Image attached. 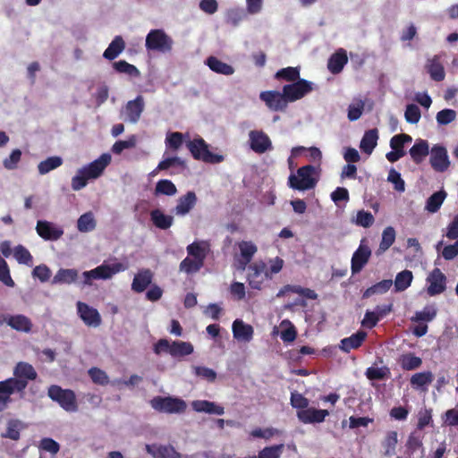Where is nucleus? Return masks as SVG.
<instances>
[{
	"label": "nucleus",
	"mask_w": 458,
	"mask_h": 458,
	"mask_svg": "<svg viewBox=\"0 0 458 458\" xmlns=\"http://www.w3.org/2000/svg\"><path fill=\"white\" fill-rule=\"evenodd\" d=\"M13 377H9L4 381H9V386L12 394L23 393L30 380H35L38 374L30 363L20 361L16 364L13 370Z\"/></svg>",
	"instance_id": "f257e3e1"
},
{
	"label": "nucleus",
	"mask_w": 458,
	"mask_h": 458,
	"mask_svg": "<svg viewBox=\"0 0 458 458\" xmlns=\"http://www.w3.org/2000/svg\"><path fill=\"white\" fill-rule=\"evenodd\" d=\"M186 146L196 160L208 164H218L224 161V156L209 151L208 143L200 137L189 140Z\"/></svg>",
	"instance_id": "f03ea898"
},
{
	"label": "nucleus",
	"mask_w": 458,
	"mask_h": 458,
	"mask_svg": "<svg viewBox=\"0 0 458 458\" xmlns=\"http://www.w3.org/2000/svg\"><path fill=\"white\" fill-rule=\"evenodd\" d=\"M315 171L314 166L308 165L300 167L297 174H291L288 178V184L292 189L298 191H307L313 189L317 184V180L312 177Z\"/></svg>",
	"instance_id": "7ed1b4c3"
},
{
	"label": "nucleus",
	"mask_w": 458,
	"mask_h": 458,
	"mask_svg": "<svg viewBox=\"0 0 458 458\" xmlns=\"http://www.w3.org/2000/svg\"><path fill=\"white\" fill-rule=\"evenodd\" d=\"M126 268L127 267L121 262H114L112 264L103 263L94 269L83 272L82 276L84 277V284H90L93 279H109L114 275L121 271H124Z\"/></svg>",
	"instance_id": "20e7f679"
},
{
	"label": "nucleus",
	"mask_w": 458,
	"mask_h": 458,
	"mask_svg": "<svg viewBox=\"0 0 458 458\" xmlns=\"http://www.w3.org/2000/svg\"><path fill=\"white\" fill-rule=\"evenodd\" d=\"M151 407L159 411L165 413H182L186 411V403L180 398L172 396H156L150 400Z\"/></svg>",
	"instance_id": "39448f33"
},
{
	"label": "nucleus",
	"mask_w": 458,
	"mask_h": 458,
	"mask_svg": "<svg viewBox=\"0 0 458 458\" xmlns=\"http://www.w3.org/2000/svg\"><path fill=\"white\" fill-rule=\"evenodd\" d=\"M48 396L56 402L66 411H75L78 409L76 395L71 389H63L53 385L48 388Z\"/></svg>",
	"instance_id": "423d86ee"
},
{
	"label": "nucleus",
	"mask_w": 458,
	"mask_h": 458,
	"mask_svg": "<svg viewBox=\"0 0 458 458\" xmlns=\"http://www.w3.org/2000/svg\"><path fill=\"white\" fill-rule=\"evenodd\" d=\"M148 50L166 53L172 50L173 40L163 30H151L145 42Z\"/></svg>",
	"instance_id": "0eeeda50"
},
{
	"label": "nucleus",
	"mask_w": 458,
	"mask_h": 458,
	"mask_svg": "<svg viewBox=\"0 0 458 458\" xmlns=\"http://www.w3.org/2000/svg\"><path fill=\"white\" fill-rule=\"evenodd\" d=\"M312 90L313 83L305 79H299L283 87V92L288 103L302 98Z\"/></svg>",
	"instance_id": "6e6552de"
},
{
	"label": "nucleus",
	"mask_w": 458,
	"mask_h": 458,
	"mask_svg": "<svg viewBox=\"0 0 458 458\" xmlns=\"http://www.w3.org/2000/svg\"><path fill=\"white\" fill-rule=\"evenodd\" d=\"M429 154V164L435 172L444 173L448 170L451 163L447 150L444 146L434 145Z\"/></svg>",
	"instance_id": "1a4fd4ad"
},
{
	"label": "nucleus",
	"mask_w": 458,
	"mask_h": 458,
	"mask_svg": "<svg viewBox=\"0 0 458 458\" xmlns=\"http://www.w3.org/2000/svg\"><path fill=\"white\" fill-rule=\"evenodd\" d=\"M247 282L250 288L261 290L265 280H268L265 276L266 263L262 260L256 261L247 266Z\"/></svg>",
	"instance_id": "9d476101"
},
{
	"label": "nucleus",
	"mask_w": 458,
	"mask_h": 458,
	"mask_svg": "<svg viewBox=\"0 0 458 458\" xmlns=\"http://www.w3.org/2000/svg\"><path fill=\"white\" fill-rule=\"evenodd\" d=\"M259 98L262 100L267 108L272 111H284L288 106V102L284 98V92L277 90H266L259 94Z\"/></svg>",
	"instance_id": "9b49d317"
},
{
	"label": "nucleus",
	"mask_w": 458,
	"mask_h": 458,
	"mask_svg": "<svg viewBox=\"0 0 458 458\" xmlns=\"http://www.w3.org/2000/svg\"><path fill=\"white\" fill-rule=\"evenodd\" d=\"M427 282L428 283L427 293L429 296L438 295L446 288V276L437 267L429 273Z\"/></svg>",
	"instance_id": "f8f14e48"
},
{
	"label": "nucleus",
	"mask_w": 458,
	"mask_h": 458,
	"mask_svg": "<svg viewBox=\"0 0 458 458\" xmlns=\"http://www.w3.org/2000/svg\"><path fill=\"white\" fill-rule=\"evenodd\" d=\"M371 256L370 248L363 244L361 241L358 249L354 251L351 260V269L352 275L360 273L362 268L367 265Z\"/></svg>",
	"instance_id": "ddd939ff"
},
{
	"label": "nucleus",
	"mask_w": 458,
	"mask_h": 458,
	"mask_svg": "<svg viewBox=\"0 0 458 458\" xmlns=\"http://www.w3.org/2000/svg\"><path fill=\"white\" fill-rule=\"evenodd\" d=\"M110 162L111 155L104 153L98 159L83 166L81 172L87 174L90 179H97L104 173Z\"/></svg>",
	"instance_id": "4468645a"
},
{
	"label": "nucleus",
	"mask_w": 458,
	"mask_h": 458,
	"mask_svg": "<svg viewBox=\"0 0 458 458\" xmlns=\"http://www.w3.org/2000/svg\"><path fill=\"white\" fill-rule=\"evenodd\" d=\"M250 148L258 153L263 154L272 148L269 137L262 131H250L249 133Z\"/></svg>",
	"instance_id": "2eb2a0df"
},
{
	"label": "nucleus",
	"mask_w": 458,
	"mask_h": 458,
	"mask_svg": "<svg viewBox=\"0 0 458 458\" xmlns=\"http://www.w3.org/2000/svg\"><path fill=\"white\" fill-rule=\"evenodd\" d=\"M77 310L80 318L87 326L97 327L101 324V316L98 310L81 301L77 302Z\"/></svg>",
	"instance_id": "dca6fc26"
},
{
	"label": "nucleus",
	"mask_w": 458,
	"mask_h": 458,
	"mask_svg": "<svg viewBox=\"0 0 458 458\" xmlns=\"http://www.w3.org/2000/svg\"><path fill=\"white\" fill-rule=\"evenodd\" d=\"M238 245L241 257L236 261V267L239 270H245L247 266L250 263L253 256L258 251V248L252 242L249 241H242L239 242Z\"/></svg>",
	"instance_id": "f3484780"
},
{
	"label": "nucleus",
	"mask_w": 458,
	"mask_h": 458,
	"mask_svg": "<svg viewBox=\"0 0 458 458\" xmlns=\"http://www.w3.org/2000/svg\"><path fill=\"white\" fill-rule=\"evenodd\" d=\"M329 415L327 410L307 408L297 411V417L304 424L321 423Z\"/></svg>",
	"instance_id": "a211bd4d"
},
{
	"label": "nucleus",
	"mask_w": 458,
	"mask_h": 458,
	"mask_svg": "<svg viewBox=\"0 0 458 458\" xmlns=\"http://www.w3.org/2000/svg\"><path fill=\"white\" fill-rule=\"evenodd\" d=\"M145 449L153 458H182V454L171 445H146Z\"/></svg>",
	"instance_id": "6ab92c4d"
},
{
	"label": "nucleus",
	"mask_w": 458,
	"mask_h": 458,
	"mask_svg": "<svg viewBox=\"0 0 458 458\" xmlns=\"http://www.w3.org/2000/svg\"><path fill=\"white\" fill-rule=\"evenodd\" d=\"M144 107V98L141 95L137 96L133 100L128 101L125 106L127 120L131 123H136L140 120Z\"/></svg>",
	"instance_id": "aec40b11"
},
{
	"label": "nucleus",
	"mask_w": 458,
	"mask_h": 458,
	"mask_svg": "<svg viewBox=\"0 0 458 458\" xmlns=\"http://www.w3.org/2000/svg\"><path fill=\"white\" fill-rule=\"evenodd\" d=\"M36 230L38 234L47 241H56L64 234L62 229L48 221H38Z\"/></svg>",
	"instance_id": "412c9836"
},
{
	"label": "nucleus",
	"mask_w": 458,
	"mask_h": 458,
	"mask_svg": "<svg viewBox=\"0 0 458 458\" xmlns=\"http://www.w3.org/2000/svg\"><path fill=\"white\" fill-rule=\"evenodd\" d=\"M197 200L198 199L196 193L191 191L181 196L178 199L177 205L174 209L175 215L180 216H186L196 206Z\"/></svg>",
	"instance_id": "4be33fe9"
},
{
	"label": "nucleus",
	"mask_w": 458,
	"mask_h": 458,
	"mask_svg": "<svg viewBox=\"0 0 458 458\" xmlns=\"http://www.w3.org/2000/svg\"><path fill=\"white\" fill-rule=\"evenodd\" d=\"M233 335L238 341L249 343L253 338V327L242 319H235L232 326Z\"/></svg>",
	"instance_id": "5701e85b"
},
{
	"label": "nucleus",
	"mask_w": 458,
	"mask_h": 458,
	"mask_svg": "<svg viewBox=\"0 0 458 458\" xmlns=\"http://www.w3.org/2000/svg\"><path fill=\"white\" fill-rule=\"evenodd\" d=\"M348 62L346 51L339 48L328 59L327 68L333 74L340 73Z\"/></svg>",
	"instance_id": "b1692460"
},
{
	"label": "nucleus",
	"mask_w": 458,
	"mask_h": 458,
	"mask_svg": "<svg viewBox=\"0 0 458 458\" xmlns=\"http://www.w3.org/2000/svg\"><path fill=\"white\" fill-rule=\"evenodd\" d=\"M192 409L197 412H205L208 414L223 415L225 408L214 402L208 400H196L191 403Z\"/></svg>",
	"instance_id": "393cba45"
},
{
	"label": "nucleus",
	"mask_w": 458,
	"mask_h": 458,
	"mask_svg": "<svg viewBox=\"0 0 458 458\" xmlns=\"http://www.w3.org/2000/svg\"><path fill=\"white\" fill-rule=\"evenodd\" d=\"M429 152V145L428 141L421 139L417 140L409 150L412 161L417 165L421 164Z\"/></svg>",
	"instance_id": "a878e982"
},
{
	"label": "nucleus",
	"mask_w": 458,
	"mask_h": 458,
	"mask_svg": "<svg viewBox=\"0 0 458 458\" xmlns=\"http://www.w3.org/2000/svg\"><path fill=\"white\" fill-rule=\"evenodd\" d=\"M153 278V274L149 269H142L139 271L138 274L135 275L132 284L131 289L135 293H142L144 292L148 286L151 284Z\"/></svg>",
	"instance_id": "bb28decb"
},
{
	"label": "nucleus",
	"mask_w": 458,
	"mask_h": 458,
	"mask_svg": "<svg viewBox=\"0 0 458 458\" xmlns=\"http://www.w3.org/2000/svg\"><path fill=\"white\" fill-rule=\"evenodd\" d=\"M378 140L377 129L366 131L360 143V148L367 155H370L377 147Z\"/></svg>",
	"instance_id": "cd10ccee"
},
{
	"label": "nucleus",
	"mask_w": 458,
	"mask_h": 458,
	"mask_svg": "<svg viewBox=\"0 0 458 458\" xmlns=\"http://www.w3.org/2000/svg\"><path fill=\"white\" fill-rule=\"evenodd\" d=\"M366 337L367 333L360 330L357 333L352 334L351 336L341 340L340 347L344 352H349L351 350L358 349L360 346H361Z\"/></svg>",
	"instance_id": "c85d7f7f"
},
{
	"label": "nucleus",
	"mask_w": 458,
	"mask_h": 458,
	"mask_svg": "<svg viewBox=\"0 0 458 458\" xmlns=\"http://www.w3.org/2000/svg\"><path fill=\"white\" fill-rule=\"evenodd\" d=\"M8 326L19 332L29 333L32 329L31 320L22 314L11 315L8 318Z\"/></svg>",
	"instance_id": "c756f323"
},
{
	"label": "nucleus",
	"mask_w": 458,
	"mask_h": 458,
	"mask_svg": "<svg viewBox=\"0 0 458 458\" xmlns=\"http://www.w3.org/2000/svg\"><path fill=\"white\" fill-rule=\"evenodd\" d=\"M398 444V433L395 430H390L386 433L381 445L384 449L383 454L386 457H391L395 454V448Z\"/></svg>",
	"instance_id": "7c9ffc66"
},
{
	"label": "nucleus",
	"mask_w": 458,
	"mask_h": 458,
	"mask_svg": "<svg viewBox=\"0 0 458 458\" xmlns=\"http://www.w3.org/2000/svg\"><path fill=\"white\" fill-rule=\"evenodd\" d=\"M150 219L153 225L161 230L170 228L174 223V217L172 216L165 215L157 208L150 212Z\"/></svg>",
	"instance_id": "2f4dec72"
},
{
	"label": "nucleus",
	"mask_w": 458,
	"mask_h": 458,
	"mask_svg": "<svg viewBox=\"0 0 458 458\" xmlns=\"http://www.w3.org/2000/svg\"><path fill=\"white\" fill-rule=\"evenodd\" d=\"M25 428L26 426L22 421H21L20 420L12 419L8 420L6 430L4 433L1 434V437L3 438H9L17 441L21 437L20 431Z\"/></svg>",
	"instance_id": "473e14b6"
},
{
	"label": "nucleus",
	"mask_w": 458,
	"mask_h": 458,
	"mask_svg": "<svg viewBox=\"0 0 458 458\" xmlns=\"http://www.w3.org/2000/svg\"><path fill=\"white\" fill-rule=\"evenodd\" d=\"M206 64L209 69L216 73L223 75H231L234 72V69L232 65L222 62L215 56H209L206 60Z\"/></svg>",
	"instance_id": "72a5a7b5"
},
{
	"label": "nucleus",
	"mask_w": 458,
	"mask_h": 458,
	"mask_svg": "<svg viewBox=\"0 0 458 458\" xmlns=\"http://www.w3.org/2000/svg\"><path fill=\"white\" fill-rule=\"evenodd\" d=\"M78 278V271L73 268H61L55 275L52 284H71Z\"/></svg>",
	"instance_id": "f704fd0d"
},
{
	"label": "nucleus",
	"mask_w": 458,
	"mask_h": 458,
	"mask_svg": "<svg viewBox=\"0 0 458 458\" xmlns=\"http://www.w3.org/2000/svg\"><path fill=\"white\" fill-rule=\"evenodd\" d=\"M124 40L121 36H116L105 50L103 56L107 60H114L124 50Z\"/></svg>",
	"instance_id": "c9c22d12"
},
{
	"label": "nucleus",
	"mask_w": 458,
	"mask_h": 458,
	"mask_svg": "<svg viewBox=\"0 0 458 458\" xmlns=\"http://www.w3.org/2000/svg\"><path fill=\"white\" fill-rule=\"evenodd\" d=\"M399 364L404 370H414L421 366L422 360L414 353L408 352L400 356Z\"/></svg>",
	"instance_id": "e433bc0d"
},
{
	"label": "nucleus",
	"mask_w": 458,
	"mask_h": 458,
	"mask_svg": "<svg viewBox=\"0 0 458 458\" xmlns=\"http://www.w3.org/2000/svg\"><path fill=\"white\" fill-rule=\"evenodd\" d=\"M170 355L174 358H180L190 355L193 352V345L190 342L173 341Z\"/></svg>",
	"instance_id": "4c0bfd02"
},
{
	"label": "nucleus",
	"mask_w": 458,
	"mask_h": 458,
	"mask_svg": "<svg viewBox=\"0 0 458 458\" xmlns=\"http://www.w3.org/2000/svg\"><path fill=\"white\" fill-rule=\"evenodd\" d=\"M173 167H179L183 170L186 168V162L178 157H167L160 161L157 168L151 174H155L159 171L168 170Z\"/></svg>",
	"instance_id": "58836bf2"
},
{
	"label": "nucleus",
	"mask_w": 458,
	"mask_h": 458,
	"mask_svg": "<svg viewBox=\"0 0 458 458\" xmlns=\"http://www.w3.org/2000/svg\"><path fill=\"white\" fill-rule=\"evenodd\" d=\"M437 314V310L434 304L426 305L422 310L416 311L411 318L414 322H430Z\"/></svg>",
	"instance_id": "ea45409f"
},
{
	"label": "nucleus",
	"mask_w": 458,
	"mask_h": 458,
	"mask_svg": "<svg viewBox=\"0 0 458 458\" xmlns=\"http://www.w3.org/2000/svg\"><path fill=\"white\" fill-rule=\"evenodd\" d=\"M275 79L277 81H284L287 82H294L300 78V68L299 67H286L278 70L275 74Z\"/></svg>",
	"instance_id": "a19ab883"
},
{
	"label": "nucleus",
	"mask_w": 458,
	"mask_h": 458,
	"mask_svg": "<svg viewBox=\"0 0 458 458\" xmlns=\"http://www.w3.org/2000/svg\"><path fill=\"white\" fill-rule=\"evenodd\" d=\"M433 379L434 376L431 371H423L413 374L410 382L414 388L424 389L432 383Z\"/></svg>",
	"instance_id": "79ce46f5"
},
{
	"label": "nucleus",
	"mask_w": 458,
	"mask_h": 458,
	"mask_svg": "<svg viewBox=\"0 0 458 458\" xmlns=\"http://www.w3.org/2000/svg\"><path fill=\"white\" fill-rule=\"evenodd\" d=\"M205 262L200 259L198 260L193 258L186 257L182 259L179 265L180 271L186 273L187 275H192L199 272L204 266Z\"/></svg>",
	"instance_id": "37998d69"
},
{
	"label": "nucleus",
	"mask_w": 458,
	"mask_h": 458,
	"mask_svg": "<svg viewBox=\"0 0 458 458\" xmlns=\"http://www.w3.org/2000/svg\"><path fill=\"white\" fill-rule=\"evenodd\" d=\"M176 192L177 188L172 181L167 179H162L157 182L154 194L156 196H174L176 194Z\"/></svg>",
	"instance_id": "c03bdc74"
},
{
	"label": "nucleus",
	"mask_w": 458,
	"mask_h": 458,
	"mask_svg": "<svg viewBox=\"0 0 458 458\" xmlns=\"http://www.w3.org/2000/svg\"><path fill=\"white\" fill-rule=\"evenodd\" d=\"M63 164L62 157L58 156H53L49 157L47 159L41 161L38 165V170L40 174H46L49 173L52 170L56 169L57 167L61 166Z\"/></svg>",
	"instance_id": "a18cd8bd"
},
{
	"label": "nucleus",
	"mask_w": 458,
	"mask_h": 458,
	"mask_svg": "<svg viewBox=\"0 0 458 458\" xmlns=\"http://www.w3.org/2000/svg\"><path fill=\"white\" fill-rule=\"evenodd\" d=\"M413 279L412 272L405 269L398 273L394 280V287L396 292H403L406 290L411 284Z\"/></svg>",
	"instance_id": "49530a36"
},
{
	"label": "nucleus",
	"mask_w": 458,
	"mask_h": 458,
	"mask_svg": "<svg viewBox=\"0 0 458 458\" xmlns=\"http://www.w3.org/2000/svg\"><path fill=\"white\" fill-rule=\"evenodd\" d=\"M395 241V230L392 226H387L382 233V239L379 243L377 253H383L387 250Z\"/></svg>",
	"instance_id": "de8ad7c7"
},
{
	"label": "nucleus",
	"mask_w": 458,
	"mask_h": 458,
	"mask_svg": "<svg viewBox=\"0 0 458 458\" xmlns=\"http://www.w3.org/2000/svg\"><path fill=\"white\" fill-rule=\"evenodd\" d=\"M393 284V281L391 279L382 280L372 286L367 288L363 293L362 297L364 299L372 296L373 294H382L386 293Z\"/></svg>",
	"instance_id": "09e8293b"
},
{
	"label": "nucleus",
	"mask_w": 458,
	"mask_h": 458,
	"mask_svg": "<svg viewBox=\"0 0 458 458\" xmlns=\"http://www.w3.org/2000/svg\"><path fill=\"white\" fill-rule=\"evenodd\" d=\"M284 450V444L266 446L254 458H281Z\"/></svg>",
	"instance_id": "8fccbe9b"
},
{
	"label": "nucleus",
	"mask_w": 458,
	"mask_h": 458,
	"mask_svg": "<svg viewBox=\"0 0 458 458\" xmlns=\"http://www.w3.org/2000/svg\"><path fill=\"white\" fill-rule=\"evenodd\" d=\"M445 197L446 193L444 191L433 193L427 200L426 209L431 213L438 211Z\"/></svg>",
	"instance_id": "3c124183"
},
{
	"label": "nucleus",
	"mask_w": 458,
	"mask_h": 458,
	"mask_svg": "<svg viewBox=\"0 0 458 458\" xmlns=\"http://www.w3.org/2000/svg\"><path fill=\"white\" fill-rule=\"evenodd\" d=\"M186 250L189 256L205 262L208 250L202 243L194 242L187 246Z\"/></svg>",
	"instance_id": "603ef678"
},
{
	"label": "nucleus",
	"mask_w": 458,
	"mask_h": 458,
	"mask_svg": "<svg viewBox=\"0 0 458 458\" xmlns=\"http://www.w3.org/2000/svg\"><path fill=\"white\" fill-rule=\"evenodd\" d=\"M96 227V221L91 212L81 215L77 221V228L80 232H90Z\"/></svg>",
	"instance_id": "864d4df0"
},
{
	"label": "nucleus",
	"mask_w": 458,
	"mask_h": 458,
	"mask_svg": "<svg viewBox=\"0 0 458 458\" xmlns=\"http://www.w3.org/2000/svg\"><path fill=\"white\" fill-rule=\"evenodd\" d=\"M428 72L435 81H442L445 79V70L443 65L437 60H432L427 66Z\"/></svg>",
	"instance_id": "5fc2aeb1"
},
{
	"label": "nucleus",
	"mask_w": 458,
	"mask_h": 458,
	"mask_svg": "<svg viewBox=\"0 0 458 458\" xmlns=\"http://www.w3.org/2000/svg\"><path fill=\"white\" fill-rule=\"evenodd\" d=\"M184 135L182 132H170L165 137V146L174 151L178 150L183 144Z\"/></svg>",
	"instance_id": "6e6d98bb"
},
{
	"label": "nucleus",
	"mask_w": 458,
	"mask_h": 458,
	"mask_svg": "<svg viewBox=\"0 0 458 458\" xmlns=\"http://www.w3.org/2000/svg\"><path fill=\"white\" fill-rule=\"evenodd\" d=\"M113 67L119 73H125L132 77L140 76V71L137 69V67L124 60L114 62L113 64Z\"/></svg>",
	"instance_id": "4d7b16f0"
},
{
	"label": "nucleus",
	"mask_w": 458,
	"mask_h": 458,
	"mask_svg": "<svg viewBox=\"0 0 458 458\" xmlns=\"http://www.w3.org/2000/svg\"><path fill=\"white\" fill-rule=\"evenodd\" d=\"M9 381H0V411L5 410L12 402V389L9 386Z\"/></svg>",
	"instance_id": "13d9d810"
},
{
	"label": "nucleus",
	"mask_w": 458,
	"mask_h": 458,
	"mask_svg": "<svg viewBox=\"0 0 458 458\" xmlns=\"http://www.w3.org/2000/svg\"><path fill=\"white\" fill-rule=\"evenodd\" d=\"M365 375L369 380H383L388 377L390 370L387 367H369L366 369Z\"/></svg>",
	"instance_id": "bf43d9fd"
},
{
	"label": "nucleus",
	"mask_w": 458,
	"mask_h": 458,
	"mask_svg": "<svg viewBox=\"0 0 458 458\" xmlns=\"http://www.w3.org/2000/svg\"><path fill=\"white\" fill-rule=\"evenodd\" d=\"M428 426H433L432 409L424 408L419 411L417 429L423 430Z\"/></svg>",
	"instance_id": "052dcab7"
},
{
	"label": "nucleus",
	"mask_w": 458,
	"mask_h": 458,
	"mask_svg": "<svg viewBox=\"0 0 458 458\" xmlns=\"http://www.w3.org/2000/svg\"><path fill=\"white\" fill-rule=\"evenodd\" d=\"M13 256L20 264L30 266L33 258L30 252L22 245H18L14 248Z\"/></svg>",
	"instance_id": "680f3d73"
},
{
	"label": "nucleus",
	"mask_w": 458,
	"mask_h": 458,
	"mask_svg": "<svg viewBox=\"0 0 458 458\" xmlns=\"http://www.w3.org/2000/svg\"><path fill=\"white\" fill-rule=\"evenodd\" d=\"M89 376L95 384L100 386H106L109 382L107 374L104 370L96 367L89 369Z\"/></svg>",
	"instance_id": "e2e57ef3"
},
{
	"label": "nucleus",
	"mask_w": 458,
	"mask_h": 458,
	"mask_svg": "<svg viewBox=\"0 0 458 458\" xmlns=\"http://www.w3.org/2000/svg\"><path fill=\"white\" fill-rule=\"evenodd\" d=\"M457 114L454 110L445 108L437 114L436 119L439 125H447L456 119Z\"/></svg>",
	"instance_id": "0e129e2a"
},
{
	"label": "nucleus",
	"mask_w": 458,
	"mask_h": 458,
	"mask_svg": "<svg viewBox=\"0 0 458 458\" xmlns=\"http://www.w3.org/2000/svg\"><path fill=\"white\" fill-rule=\"evenodd\" d=\"M387 181L394 184L395 191L403 192L405 191V182L401 177V174L395 169H390L387 176Z\"/></svg>",
	"instance_id": "69168bd1"
},
{
	"label": "nucleus",
	"mask_w": 458,
	"mask_h": 458,
	"mask_svg": "<svg viewBox=\"0 0 458 458\" xmlns=\"http://www.w3.org/2000/svg\"><path fill=\"white\" fill-rule=\"evenodd\" d=\"M406 448L409 454H413L420 448L423 449V443L420 436L414 432L411 433L406 442Z\"/></svg>",
	"instance_id": "338daca9"
},
{
	"label": "nucleus",
	"mask_w": 458,
	"mask_h": 458,
	"mask_svg": "<svg viewBox=\"0 0 458 458\" xmlns=\"http://www.w3.org/2000/svg\"><path fill=\"white\" fill-rule=\"evenodd\" d=\"M404 117L407 123L415 124L419 123L421 114L418 106L410 104L406 106Z\"/></svg>",
	"instance_id": "774afa93"
}]
</instances>
